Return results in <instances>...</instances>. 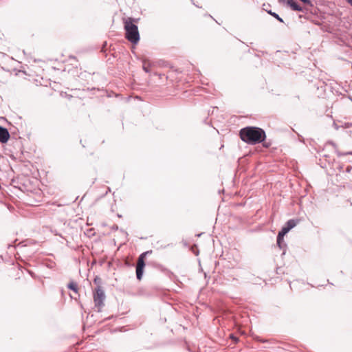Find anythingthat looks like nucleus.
<instances>
[{"instance_id": "f257e3e1", "label": "nucleus", "mask_w": 352, "mask_h": 352, "mask_svg": "<svg viewBox=\"0 0 352 352\" xmlns=\"http://www.w3.org/2000/svg\"><path fill=\"white\" fill-rule=\"evenodd\" d=\"M240 138L248 144L255 145L260 144L266 138L265 131L256 126H246L239 131Z\"/></svg>"}, {"instance_id": "f03ea898", "label": "nucleus", "mask_w": 352, "mask_h": 352, "mask_svg": "<svg viewBox=\"0 0 352 352\" xmlns=\"http://www.w3.org/2000/svg\"><path fill=\"white\" fill-rule=\"evenodd\" d=\"M126 38L132 43L136 44L140 39L138 27L130 22H126Z\"/></svg>"}, {"instance_id": "7ed1b4c3", "label": "nucleus", "mask_w": 352, "mask_h": 352, "mask_svg": "<svg viewBox=\"0 0 352 352\" xmlns=\"http://www.w3.org/2000/svg\"><path fill=\"white\" fill-rule=\"evenodd\" d=\"M105 299V294L104 291L101 289L100 286H98L94 294V300L95 303V306L98 307V311H100V308L104 306V300Z\"/></svg>"}, {"instance_id": "20e7f679", "label": "nucleus", "mask_w": 352, "mask_h": 352, "mask_svg": "<svg viewBox=\"0 0 352 352\" xmlns=\"http://www.w3.org/2000/svg\"><path fill=\"white\" fill-rule=\"evenodd\" d=\"M151 252L147 251L141 254L138 258V263L136 266V277L137 279L140 280L144 274V268L145 267L144 257Z\"/></svg>"}, {"instance_id": "39448f33", "label": "nucleus", "mask_w": 352, "mask_h": 352, "mask_svg": "<svg viewBox=\"0 0 352 352\" xmlns=\"http://www.w3.org/2000/svg\"><path fill=\"white\" fill-rule=\"evenodd\" d=\"M287 233V232L281 228L280 231L278 232L277 235L276 243L280 249L283 250V254H285V248H286V244L284 243V236Z\"/></svg>"}, {"instance_id": "423d86ee", "label": "nucleus", "mask_w": 352, "mask_h": 352, "mask_svg": "<svg viewBox=\"0 0 352 352\" xmlns=\"http://www.w3.org/2000/svg\"><path fill=\"white\" fill-rule=\"evenodd\" d=\"M10 136L8 130L6 128L0 126V142L2 144L6 143L8 141Z\"/></svg>"}, {"instance_id": "0eeeda50", "label": "nucleus", "mask_w": 352, "mask_h": 352, "mask_svg": "<svg viewBox=\"0 0 352 352\" xmlns=\"http://www.w3.org/2000/svg\"><path fill=\"white\" fill-rule=\"evenodd\" d=\"M299 222L298 219H292L288 220L285 225L282 228L286 232H289L292 228H294Z\"/></svg>"}, {"instance_id": "6e6552de", "label": "nucleus", "mask_w": 352, "mask_h": 352, "mask_svg": "<svg viewBox=\"0 0 352 352\" xmlns=\"http://www.w3.org/2000/svg\"><path fill=\"white\" fill-rule=\"evenodd\" d=\"M142 69L146 73L150 72V67H155V63L151 61L146 58H144L142 60Z\"/></svg>"}, {"instance_id": "1a4fd4ad", "label": "nucleus", "mask_w": 352, "mask_h": 352, "mask_svg": "<svg viewBox=\"0 0 352 352\" xmlns=\"http://www.w3.org/2000/svg\"><path fill=\"white\" fill-rule=\"evenodd\" d=\"M287 4L294 11H302V8L294 0H287Z\"/></svg>"}, {"instance_id": "9d476101", "label": "nucleus", "mask_w": 352, "mask_h": 352, "mask_svg": "<svg viewBox=\"0 0 352 352\" xmlns=\"http://www.w3.org/2000/svg\"><path fill=\"white\" fill-rule=\"evenodd\" d=\"M67 288L71 289V290H72V291H74L75 293H78V285L74 281H71L67 285Z\"/></svg>"}, {"instance_id": "9b49d317", "label": "nucleus", "mask_w": 352, "mask_h": 352, "mask_svg": "<svg viewBox=\"0 0 352 352\" xmlns=\"http://www.w3.org/2000/svg\"><path fill=\"white\" fill-rule=\"evenodd\" d=\"M154 63H155V65H158L160 67H167L168 66V63L163 60H159L158 61L154 62Z\"/></svg>"}, {"instance_id": "f8f14e48", "label": "nucleus", "mask_w": 352, "mask_h": 352, "mask_svg": "<svg viewBox=\"0 0 352 352\" xmlns=\"http://www.w3.org/2000/svg\"><path fill=\"white\" fill-rule=\"evenodd\" d=\"M268 13L272 15V16H274V18H276L277 20H278L280 22H283V20L282 18H280L278 14H277L275 12H272L271 10L268 11Z\"/></svg>"}, {"instance_id": "ddd939ff", "label": "nucleus", "mask_w": 352, "mask_h": 352, "mask_svg": "<svg viewBox=\"0 0 352 352\" xmlns=\"http://www.w3.org/2000/svg\"><path fill=\"white\" fill-rule=\"evenodd\" d=\"M6 54H3V53H2V52H0V63H1V60H2V58H6Z\"/></svg>"}, {"instance_id": "4468645a", "label": "nucleus", "mask_w": 352, "mask_h": 352, "mask_svg": "<svg viewBox=\"0 0 352 352\" xmlns=\"http://www.w3.org/2000/svg\"><path fill=\"white\" fill-rule=\"evenodd\" d=\"M302 2L311 5V1L310 0H300Z\"/></svg>"}, {"instance_id": "2eb2a0df", "label": "nucleus", "mask_w": 352, "mask_h": 352, "mask_svg": "<svg viewBox=\"0 0 352 352\" xmlns=\"http://www.w3.org/2000/svg\"><path fill=\"white\" fill-rule=\"evenodd\" d=\"M230 338L232 339H234L235 341H237V338L236 337H234L232 334L230 335Z\"/></svg>"}, {"instance_id": "dca6fc26", "label": "nucleus", "mask_w": 352, "mask_h": 352, "mask_svg": "<svg viewBox=\"0 0 352 352\" xmlns=\"http://www.w3.org/2000/svg\"><path fill=\"white\" fill-rule=\"evenodd\" d=\"M135 47H136V45H131V49H132V51H133H133H134V50L135 49Z\"/></svg>"}, {"instance_id": "f3484780", "label": "nucleus", "mask_w": 352, "mask_h": 352, "mask_svg": "<svg viewBox=\"0 0 352 352\" xmlns=\"http://www.w3.org/2000/svg\"><path fill=\"white\" fill-rule=\"evenodd\" d=\"M287 0H278L279 2H281V3H287Z\"/></svg>"}, {"instance_id": "a211bd4d", "label": "nucleus", "mask_w": 352, "mask_h": 352, "mask_svg": "<svg viewBox=\"0 0 352 352\" xmlns=\"http://www.w3.org/2000/svg\"><path fill=\"white\" fill-rule=\"evenodd\" d=\"M352 6V0H346Z\"/></svg>"}, {"instance_id": "6ab92c4d", "label": "nucleus", "mask_w": 352, "mask_h": 352, "mask_svg": "<svg viewBox=\"0 0 352 352\" xmlns=\"http://www.w3.org/2000/svg\"><path fill=\"white\" fill-rule=\"evenodd\" d=\"M108 192H111V188H110L109 187H108V188H107V191L106 194H107Z\"/></svg>"}, {"instance_id": "aec40b11", "label": "nucleus", "mask_w": 352, "mask_h": 352, "mask_svg": "<svg viewBox=\"0 0 352 352\" xmlns=\"http://www.w3.org/2000/svg\"><path fill=\"white\" fill-rule=\"evenodd\" d=\"M183 243L185 246H187V243L186 241H183Z\"/></svg>"}, {"instance_id": "412c9836", "label": "nucleus", "mask_w": 352, "mask_h": 352, "mask_svg": "<svg viewBox=\"0 0 352 352\" xmlns=\"http://www.w3.org/2000/svg\"><path fill=\"white\" fill-rule=\"evenodd\" d=\"M263 146H264L265 147H267H267H269V145H268V144H263Z\"/></svg>"}, {"instance_id": "4be33fe9", "label": "nucleus", "mask_w": 352, "mask_h": 352, "mask_svg": "<svg viewBox=\"0 0 352 352\" xmlns=\"http://www.w3.org/2000/svg\"><path fill=\"white\" fill-rule=\"evenodd\" d=\"M107 45H102V50H103V49H104L105 47H107Z\"/></svg>"}, {"instance_id": "5701e85b", "label": "nucleus", "mask_w": 352, "mask_h": 352, "mask_svg": "<svg viewBox=\"0 0 352 352\" xmlns=\"http://www.w3.org/2000/svg\"><path fill=\"white\" fill-rule=\"evenodd\" d=\"M69 58L75 59V56H69Z\"/></svg>"}, {"instance_id": "b1692460", "label": "nucleus", "mask_w": 352, "mask_h": 352, "mask_svg": "<svg viewBox=\"0 0 352 352\" xmlns=\"http://www.w3.org/2000/svg\"><path fill=\"white\" fill-rule=\"evenodd\" d=\"M157 76H158L160 78H161L162 75L161 74H159V73H158V75H157Z\"/></svg>"}, {"instance_id": "393cba45", "label": "nucleus", "mask_w": 352, "mask_h": 352, "mask_svg": "<svg viewBox=\"0 0 352 352\" xmlns=\"http://www.w3.org/2000/svg\"><path fill=\"white\" fill-rule=\"evenodd\" d=\"M154 75H155V76H157V75H158V73H157V72H155V73H154Z\"/></svg>"}, {"instance_id": "a878e982", "label": "nucleus", "mask_w": 352, "mask_h": 352, "mask_svg": "<svg viewBox=\"0 0 352 352\" xmlns=\"http://www.w3.org/2000/svg\"><path fill=\"white\" fill-rule=\"evenodd\" d=\"M113 229H118V226H116L115 227H113Z\"/></svg>"}, {"instance_id": "bb28decb", "label": "nucleus", "mask_w": 352, "mask_h": 352, "mask_svg": "<svg viewBox=\"0 0 352 352\" xmlns=\"http://www.w3.org/2000/svg\"><path fill=\"white\" fill-rule=\"evenodd\" d=\"M94 281H95V282H98L97 278H95Z\"/></svg>"}, {"instance_id": "cd10ccee", "label": "nucleus", "mask_w": 352, "mask_h": 352, "mask_svg": "<svg viewBox=\"0 0 352 352\" xmlns=\"http://www.w3.org/2000/svg\"><path fill=\"white\" fill-rule=\"evenodd\" d=\"M348 154L352 155V152L349 153Z\"/></svg>"}]
</instances>
